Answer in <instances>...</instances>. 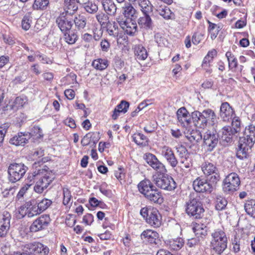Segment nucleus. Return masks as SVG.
I'll return each mask as SVG.
<instances>
[{"instance_id": "f257e3e1", "label": "nucleus", "mask_w": 255, "mask_h": 255, "mask_svg": "<svg viewBox=\"0 0 255 255\" xmlns=\"http://www.w3.org/2000/svg\"><path fill=\"white\" fill-rule=\"evenodd\" d=\"M144 159L146 163L158 173L152 176V180L156 185L163 190L171 191L176 188V183L171 176L165 174L166 169L154 154L147 153L144 155Z\"/></svg>"}, {"instance_id": "f03ea898", "label": "nucleus", "mask_w": 255, "mask_h": 255, "mask_svg": "<svg viewBox=\"0 0 255 255\" xmlns=\"http://www.w3.org/2000/svg\"><path fill=\"white\" fill-rule=\"evenodd\" d=\"M192 120L195 125L204 128L208 125L217 128L218 119L214 111L210 109L204 110L202 112L195 111L191 114Z\"/></svg>"}, {"instance_id": "7ed1b4c3", "label": "nucleus", "mask_w": 255, "mask_h": 255, "mask_svg": "<svg viewBox=\"0 0 255 255\" xmlns=\"http://www.w3.org/2000/svg\"><path fill=\"white\" fill-rule=\"evenodd\" d=\"M55 178L54 174L49 168L44 166L38 169V178L34 187V191L41 193L46 189Z\"/></svg>"}, {"instance_id": "20e7f679", "label": "nucleus", "mask_w": 255, "mask_h": 255, "mask_svg": "<svg viewBox=\"0 0 255 255\" xmlns=\"http://www.w3.org/2000/svg\"><path fill=\"white\" fill-rule=\"evenodd\" d=\"M211 246L218 255H221L227 247V238L223 227L214 230L212 233Z\"/></svg>"}, {"instance_id": "39448f33", "label": "nucleus", "mask_w": 255, "mask_h": 255, "mask_svg": "<svg viewBox=\"0 0 255 255\" xmlns=\"http://www.w3.org/2000/svg\"><path fill=\"white\" fill-rule=\"evenodd\" d=\"M140 214L151 226L157 228L161 225V216L156 208L151 207L142 208Z\"/></svg>"}, {"instance_id": "423d86ee", "label": "nucleus", "mask_w": 255, "mask_h": 255, "mask_svg": "<svg viewBox=\"0 0 255 255\" xmlns=\"http://www.w3.org/2000/svg\"><path fill=\"white\" fill-rule=\"evenodd\" d=\"M28 167L22 163H12L8 167V178L11 183H15L23 178Z\"/></svg>"}, {"instance_id": "0eeeda50", "label": "nucleus", "mask_w": 255, "mask_h": 255, "mask_svg": "<svg viewBox=\"0 0 255 255\" xmlns=\"http://www.w3.org/2000/svg\"><path fill=\"white\" fill-rule=\"evenodd\" d=\"M240 184V178L238 174L232 172L223 180V191L226 194H233L239 189Z\"/></svg>"}, {"instance_id": "6e6552de", "label": "nucleus", "mask_w": 255, "mask_h": 255, "mask_svg": "<svg viewBox=\"0 0 255 255\" xmlns=\"http://www.w3.org/2000/svg\"><path fill=\"white\" fill-rule=\"evenodd\" d=\"M204 209L198 198H190L186 203V212L195 219H200L203 215Z\"/></svg>"}, {"instance_id": "1a4fd4ad", "label": "nucleus", "mask_w": 255, "mask_h": 255, "mask_svg": "<svg viewBox=\"0 0 255 255\" xmlns=\"http://www.w3.org/2000/svg\"><path fill=\"white\" fill-rule=\"evenodd\" d=\"M202 171L209 181L214 183L218 182L221 179L220 172L216 165L213 162L205 161L201 165Z\"/></svg>"}, {"instance_id": "9d476101", "label": "nucleus", "mask_w": 255, "mask_h": 255, "mask_svg": "<svg viewBox=\"0 0 255 255\" xmlns=\"http://www.w3.org/2000/svg\"><path fill=\"white\" fill-rule=\"evenodd\" d=\"M217 183H212L209 179H204L201 177H197L193 182V188L195 191L199 193L207 192L210 193L216 188Z\"/></svg>"}, {"instance_id": "9b49d317", "label": "nucleus", "mask_w": 255, "mask_h": 255, "mask_svg": "<svg viewBox=\"0 0 255 255\" xmlns=\"http://www.w3.org/2000/svg\"><path fill=\"white\" fill-rule=\"evenodd\" d=\"M255 143L253 139H250L245 136L241 137L237 150V157L241 159L246 158Z\"/></svg>"}, {"instance_id": "f8f14e48", "label": "nucleus", "mask_w": 255, "mask_h": 255, "mask_svg": "<svg viewBox=\"0 0 255 255\" xmlns=\"http://www.w3.org/2000/svg\"><path fill=\"white\" fill-rule=\"evenodd\" d=\"M219 135L215 127L211 129H208L203 135L204 146L207 150L212 151L218 143Z\"/></svg>"}, {"instance_id": "ddd939ff", "label": "nucleus", "mask_w": 255, "mask_h": 255, "mask_svg": "<svg viewBox=\"0 0 255 255\" xmlns=\"http://www.w3.org/2000/svg\"><path fill=\"white\" fill-rule=\"evenodd\" d=\"M23 251L25 254L34 255H47L49 252L48 248L39 242L25 244L23 246Z\"/></svg>"}, {"instance_id": "4468645a", "label": "nucleus", "mask_w": 255, "mask_h": 255, "mask_svg": "<svg viewBox=\"0 0 255 255\" xmlns=\"http://www.w3.org/2000/svg\"><path fill=\"white\" fill-rule=\"evenodd\" d=\"M117 21L120 27L127 34L133 36L137 32V26L135 20L118 18Z\"/></svg>"}, {"instance_id": "2eb2a0df", "label": "nucleus", "mask_w": 255, "mask_h": 255, "mask_svg": "<svg viewBox=\"0 0 255 255\" xmlns=\"http://www.w3.org/2000/svg\"><path fill=\"white\" fill-rule=\"evenodd\" d=\"M72 15L63 12L57 17L56 23L62 32H66L72 28L73 22L72 19L70 17Z\"/></svg>"}, {"instance_id": "dca6fc26", "label": "nucleus", "mask_w": 255, "mask_h": 255, "mask_svg": "<svg viewBox=\"0 0 255 255\" xmlns=\"http://www.w3.org/2000/svg\"><path fill=\"white\" fill-rule=\"evenodd\" d=\"M51 219L48 215L44 214L33 221L30 227L32 232H36L46 229L50 224Z\"/></svg>"}, {"instance_id": "f3484780", "label": "nucleus", "mask_w": 255, "mask_h": 255, "mask_svg": "<svg viewBox=\"0 0 255 255\" xmlns=\"http://www.w3.org/2000/svg\"><path fill=\"white\" fill-rule=\"evenodd\" d=\"M161 155L172 167L177 166L178 161L171 147L166 145L162 146L161 148Z\"/></svg>"}, {"instance_id": "a211bd4d", "label": "nucleus", "mask_w": 255, "mask_h": 255, "mask_svg": "<svg viewBox=\"0 0 255 255\" xmlns=\"http://www.w3.org/2000/svg\"><path fill=\"white\" fill-rule=\"evenodd\" d=\"M10 214L4 212L0 215V237H5L8 234L10 227Z\"/></svg>"}, {"instance_id": "6ab92c4d", "label": "nucleus", "mask_w": 255, "mask_h": 255, "mask_svg": "<svg viewBox=\"0 0 255 255\" xmlns=\"http://www.w3.org/2000/svg\"><path fill=\"white\" fill-rule=\"evenodd\" d=\"M31 137V133L28 132H19L17 135L11 138L9 143L16 146H24L28 143V140Z\"/></svg>"}, {"instance_id": "aec40b11", "label": "nucleus", "mask_w": 255, "mask_h": 255, "mask_svg": "<svg viewBox=\"0 0 255 255\" xmlns=\"http://www.w3.org/2000/svg\"><path fill=\"white\" fill-rule=\"evenodd\" d=\"M140 238L144 242L156 245L158 241L159 234L155 231L147 229L142 232L140 235Z\"/></svg>"}, {"instance_id": "412c9836", "label": "nucleus", "mask_w": 255, "mask_h": 255, "mask_svg": "<svg viewBox=\"0 0 255 255\" xmlns=\"http://www.w3.org/2000/svg\"><path fill=\"white\" fill-rule=\"evenodd\" d=\"M176 116L178 122L183 127H187L191 123L192 116L184 107L178 110Z\"/></svg>"}, {"instance_id": "4be33fe9", "label": "nucleus", "mask_w": 255, "mask_h": 255, "mask_svg": "<svg viewBox=\"0 0 255 255\" xmlns=\"http://www.w3.org/2000/svg\"><path fill=\"white\" fill-rule=\"evenodd\" d=\"M234 111L229 104L224 102L222 104L220 107V116L223 121H229L233 118Z\"/></svg>"}, {"instance_id": "5701e85b", "label": "nucleus", "mask_w": 255, "mask_h": 255, "mask_svg": "<svg viewBox=\"0 0 255 255\" xmlns=\"http://www.w3.org/2000/svg\"><path fill=\"white\" fill-rule=\"evenodd\" d=\"M237 130L233 129L230 126L224 127L220 131L222 141L227 143L231 142L233 136L237 133Z\"/></svg>"}, {"instance_id": "b1692460", "label": "nucleus", "mask_w": 255, "mask_h": 255, "mask_svg": "<svg viewBox=\"0 0 255 255\" xmlns=\"http://www.w3.org/2000/svg\"><path fill=\"white\" fill-rule=\"evenodd\" d=\"M144 197L146 200L151 202L161 204L163 202V197L161 192L159 191L155 187L152 189Z\"/></svg>"}, {"instance_id": "393cba45", "label": "nucleus", "mask_w": 255, "mask_h": 255, "mask_svg": "<svg viewBox=\"0 0 255 255\" xmlns=\"http://www.w3.org/2000/svg\"><path fill=\"white\" fill-rule=\"evenodd\" d=\"M107 32L109 34L114 37H117L118 43L124 44V41L126 40L125 37L123 38L119 35V29L117 24L115 22L107 23Z\"/></svg>"}, {"instance_id": "a878e982", "label": "nucleus", "mask_w": 255, "mask_h": 255, "mask_svg": "<svg viewBox=\"0 0 255 255\" xmlns=\"http://www.w3.org/2000/svg\"><path fill=\"white\" fill-rule=\"evenodd\" d=\"M164 242L169 249L176 251L180 250L184 245V240L182 238L168 239Z\"/></svg>"}, {"instance_id": "bb28decb", "label": "nucleus", "mask_w": 255, "mask_h": 255, "mask_svg": "<svg viewBox=\"0 0 255 255\" xmlns=\"http://www.w3.org/2000/svg\"><path fill=\"white\" fill-rule=\"evenodd\" d=\"M122 13L126 19L135 20L137 17V11L130 3H126L122 7Z\"/></svg>"}, {"instance_id": "cd10ccee", "label": "nucleus", "mask_w": 255, "mask_h": 255, "mask_svg": "<svg viewBox=\"0 0 255 255\" xmlns=\"http://www.w3.org/2000/svg\"><path fill=\"white\" fill-rule=\"evenodd\" d=\"M155 11L166 20L175 19V14L171 11L170 9L165 5L156 6Z\"/></svg>"}, {"instance_id": "c85d7f7f", "label": "nucleus", "mask_w": 255, "mask_h": 255, "mask_svg": "<svg viewBox=\"0 0 255 255\" xmlns=\"http://www.w3.org/2000/svg\"><path fill=\"white\" fill-rule=\"evenodd\" d=\"M137 23L141 28L145 30L152 28L153 22L148 13H143V15L138 18Z\"/></svg>"}, {"instance_id": "c756f323", "label": "nucleus", "mask_w": 255, "mask_h": 255, "mask_svg": "<svg viewBox=\"0 0 255 255\" xmlns=\"http://www.w3.org/2000/svg\"><path fill=\"white\" fill-rule=\"evenodd\" d=\"M101 3L103 9L108 15H115L117 7L113 0H102Z\"/></svg>"}, {"instance_id": "7c9ffc66", "label": "nucleus", "mask_w": 255, "mask_h": 255, "mask_svg": "<svg viewBox=\"0 0 255 255\" xmlns=\"http://www.w3.org/2000/svg\"><path fill=\"white\" fill-rule=\"evenodd\" d=\"M154 187L151 182L146 179L141 181L137 185L139 192L144 196L149 193L152 189H154Z\"/></svg>"}, {"instance_id": "2f4dec72", "label": "nucleus", "mask_w": 255, "mask_h": 255, "mask_svg": "<svg viewBox=\"0 0 255 255\" xmlns=\"http://www.w3.org/2000/svg\"><path fill=\"white\" fill-rule=\"evenodd\" d=\"M78 3L77 0H64V12L73 14L78 9Z\"/></svg>"}, {"instance_id": "473e14b6", "label": "nucleus", "mask_w": 255, "mask_h": 255, "mask_svg": "<svg viewBox=\"0 0 255 255\" xmlns=\"http://www.w3.org/2000/svg\"><path fill=\"white\" fill-rule=\"evenodd\" d=\"M192 230L198 238H203L207 235V226L204 224H194Z\"/></svg>"}, {"instance_id": "72a5a7b5", "label": "nucleus", "mask_w": 255, "mask_h": 255, "mask_svg": "<svg viewBox=\"0 0 255 255\" xmlns=\"http://www.w3.org/2000/svg\"><path fill=\"white\" fill-rule=\"evenodd\" d=\"M134 52L135 58L138 60H144L148 56L146 49L141 45H135Z\"/></svg>"}, {"instance_id": "f704fd0d", "label": "nucleus", "mask_w": 255, "mask_h": 255, "mask_svg": "<svg viewBox=\"0 0 255 255\" xmlns=\"http://www.w3.org/2000/svg\"><path fill=\"white\" fill-rule=\"evenodd\" d=\"M138 4L143 13L151 12L153 6L149 0H138L135 3Z\"/></svg>"}, {"instance_id": "c9c22d12", "label": "nucleus", "mask_w": 255, "mask_h": 255, "mask_svg": "<svg viewBox=\"0 0 255 255\" xmlns=\"http://www.w3.org/2000/svg\"><path fill=\"white\" fill-rule=\"evenodd\" d=\"M92 65L96 69L102 71L107 68L109 65V61L105 58H98L94 60L92 62Z\"/></svg>"}, {"instance_id": "e433bc0d", "label": "nucleus", "mask_w": 255, "mask_h": 255, "mask_svg": "<svg viewBox=\"0 0 255 255\" xmlns=\"http://www.w3.org/2000/svg\"><path fill=\"white\" fill-rule=\"evenodd\" d=\"M217 54V52L214 49L209 51L203 59L202 64V67L205 69L209 67L210 66V63L212 62L214 57L216 56Z\"/></svg>"}, {"instance_id": "4c0bfd02", "label": "nucleus", "mask_w": 255, "mask_h": 255, "mask_svg": "<svg viewBox=\"0 0 255 255\" xmlns=\"http://www.w3.org/2000/svg\"><path fill=\"white\" fill-rule=\"evenodd\" d=\"M246 213L251 217L255 218V200L246 201L244 205Z\"/></svg>"}, {"instance_id": "58836bf2", "label": "nucleus", "mask_w": 255, "mask_h": 255, "mask_svg": "<svg viewBox=\"0 0 255 255\" xmlns=\"http://www.w3.org/2000/svg\"><path fill=\"white\" fill-rule=\"evenodd\" d=\"M74 21L76 27L79 30H82L86 27L87 18L83 15L78 14L75 17Z\"/></svg>"}, {"instance_id": "ea45409f", "label": "nucleus", "mask_w": 255, "mask_h": 255, "mask_svg": "<svg viewBox=\"0 0 255 255\" xmlns=\"http://www.w3.org/2000/svg\"><path fill=\"white\" fill-rule=\"evenodd\" d=\"M28 217L31 218L41 213V212L36 204H32L31 201L27 202Z\"/></svg>"}, {"instance_id": "a19ab883", "label": "nucleus", "mask_w": 255, "mask_h": 255, "mask_svg": "<svg viewBox=\"0 0 255 255\" xmlns=\"http://www.w3.org/2000/svg\"><path fill=\"white\" fill-rule=\"evenodd\" d=\"M132 138L133 140L138 145L146 146L148 144L147 138L141 133L134 134Z\"/></svg>"}, {"instance_id": "79ce46f5", "label": "nucleus", "mask_w": 255, "mask_h": 255, "mask_svg": "<svg viewBox=\"0 0 255 255\" xmlns=\"http://www.w3.org/2000/svg\"><path fill=\"white\" fill-rule=\"evenodd\" d=\"M49 3V0H34L32 8L36 10H43L46 8Z\"/></svg>"}, {"instance_id": "37998d69", "label": "nucleus", "mask_w": 255, "mask_h": 255, "mask_svg": "<svg viewBox=\"0 0 255 255\" xmlns=\"http://www.w3.org/2000/svg\"><path fill=\"white\" fill-rule=\"evenodd\" d=\"M65 41L69 44L75 43L78 39V35L73 31L68 30L64 34Z\"/></svg>"}, {"instance_id": "c03bdc74", "label": "nucleus", "mask_w": 255, "mask_h": 255, "mask_svg": "<svg viewBox=\"0 0 255 255\" xmlns=\"http://www.w3.org/2000/svg\"><path fill=\"white\" fill-rule=\"evenodd\" d=\"M187 138L191 142H198L202 138V135L200 131L197 130H193L186 136Z\"/></svg>"}, {"instance_id": "a18cd8bd", "label": "nucleus", "mask_w": 255, "mask_h": 255, "mask_svg": "<svg viewBox=\"0 0 255 255\" xmlns=\"http://www.w3.org/2000/svg\"><path fill=\"white\" fill-rule=\"evenodd\" d=\"M27 205L28 204H27V202H26L24 205L17 208L15 212L17 218L22 219L26 216L28 217Z\"/></svg>"}, {"instance_id": "49530a36", "label": "nucleus", "mask_w": 255, "mask_h": 255, "mask_svg": "<svg viewBox=\"0 0 255 255\" xmlns=\"http://www.w3.org/2000/svg\"><path fill=\"white\" fill-rule=\"evenodd\" d=\"M226 56L227 58L229 67L231 69L235 68L238 66V61L235 56L230 51H228L226 53Z\"/></svg>"}, {"instance_id": "de8ad7c7", "label": "nucleus", "mask_w": 255, "mask_h": 255, "mask_svg": "<svg viewBox=\"0 0 255 255\" xmlns=\"http://www.w3.org/2000/svg\"><path fill=\"white\" fill-rule=\"evenodd\" d=\"M32 19V16L30 13H27L23 16L21 21V25L23 29L27 30L29 29Z\"/></svg>"}, {"instance_id": "09e8293b", "label": "nucleus", "mask_w": 255, "mask_h": 255, "mask_svg": "<svg viewBox=\"0 0 255 255\" xmlns=\"http://www.w3.org/2000/svg\"><path fill=\"white\" fill-rule=\"evenodd\" d=\"M52 204V201L47 198H44L38 201L36 204L41 212L46 210Z\"/></svg>"}, {"instance_id": "8fccbe9b", "label": "nucleus", "mask_w": 255, "mask_h": 255, "mask_svg": "<svg viewBox=\"0 0 255 255\" xmlns=\"http://www.w3.org/2000/svg\"><path fill=\"white\" fill-rule=\"evenodd\" d=\"M83 4L85 5L84 7L85 10L88 13L94 14L96 13L98 10V5L95 3L90 2V1L86 3H84Z\"/></svg>"}, {"instance_id": "3c124183", "label": "nucleus", "mask_w": 255, "mask_h": 255, "mask_svg": "<svg viewBox=\"0 0 255 255\" xmlns=\"http://www.w3.org/2000/svg\"><path fill=\"white\" fill-rule=\"evenodd\" d=\"M27 102V98L25 96H19L15 98L13 102V108L18 109L22 107Z\"/></svg>"}, {"instance_id": "603ef678", "label": "nucleus", "mask_w": 255, "mask_h": 255, "mask_svg": "<svg viewBox=\"0 0 255 255\" xmlns=\"http://www.w3.org/2000/svg\"><path fill=\"white\" fill-rule=\"evenodd\" d=\"M38 178V169H36L32 173H29L25 184L29 185L30 187Z\"/></svg>"}, {"instance_id": "864d4df0", "label": "nucleus", "mask_w": 255, "mask_h": 255, "mask_svg": "<svg viewBox=\"0 0 255 255\" xmlns=\"http://www.w3.org/2000/svg\"><path fill=\"white\" fill-rule=\"evenodd\" d=\"M227 205L226 199L221 196L216 198V209L218 211H221L226 208Z\"/></svg>"}, {"instance_id": "5fc2aeb1", "label": "nucleus", "mask_w": 255, "mask_h": 255, "mask_svg": "<svg viewBox=\"0 0 255 255\" xmlns=\"http://www.w3.org/2000/svg\"><path fill=\"white\" fill-rule=\"evenodd\" d=\"M176 149L179 159L190 155L186 147L183 145H178L176 147Z\"/></svg>"}, {"instance_id": "6e6d98bb", "label": "nucleus", "mask_w": 255, "mask_h": 255, "mask_svg": "<svg viewBox=\"0 0 255 255\" xmlns=\"http://www.w3.org/2000/svg\"><path fill=\"white\" fill-rule=\"evenodd\" d=\"M63 204L64 205H68L71 200L72 196L70 191L67 188L63 189Z\"/></svg>"}, {"instance_id": "4d7b16f0", "label": "nucleus", "mask_w": 255, "mask_h": 255, "mask_svg": "<svg viewBox=\"0 0 255 255\" xmlns=\"http://www.w3.org/2000/svg\"><path fill=\"white\" fill-rule=\"evenodd\" d=\"M108 14L103 12H99L96 15L97 21L100 23L101 25L107 24L109 22V17Z\"/></svg>"}, {"instance_id": "13d9d810", "label": "nucleus", "mask_w": 255, "mask_h": 255, "mask_svg": "<svg viewBox=\"0 0 255 255\" xmlns=\"http://www.w3.org/2000/svg\"><path fill=\"white\" fill-rule=\"evenodd\" d=\"M204 39V34L201 32H195L192 36V42L195 45H197Z\"/></svg>"}, {"instance_id": "bf43d9fd", "label": "nucleus", "mask_w": 255, "mask_h": 255, "mask_svg": "<svg viewBox=\"0 0 255 255\" xmlns=\"http://www.w3.org/2000/svg\"><path fill=\"white\" fill-rule=\"evenodd\" d=\"M180 162L182 168H189L192 166L191 160L189 156L180 158Z\"/></svg>"}, {"instance_id": "052dcab7", "label": "nucleus", "mask_w": 255, "mask_h": 255, "mask_svg": "<svg viewBox=\"0 0 255 255\" xmlns=\"http://www.w3.org/2000/svg\"><path fill=\"white\" fill-rule=\"evenodd\" d=\"M129 106V104L128 102L122 100L116 108L121 110V111H123V113L125 114L128 111Z\"/></svg>"}, {"instance_id": "680f3d73", "label": "nucleus", "mask_w": 255, "mask_h": 255, "mask_svg": "<svg viewBox=\"0 0 255 255\" xmlns=\"http://www.w3.org/2000/svg\"><path fill=\"white\" fill-rule=\"evenodd\" d=\"M31 133V136L34 135L37 138H40L43 136L42 129L38 126H34Z\"/></svg>"}, {"instance_id": "e2e57ef3", "label": "nucleus", "mask_w": 255, "mask_h": 255, "mask_svg": "<svg viewBox=\"0 0 255 255\" xmlns=\"http://www.w3.org/2000/svg\"><path fill=\"white\" fill-rule=\"evenodd\" d=\"M29 188V185L24 184L20 189L17 194L16 198L18 200L21 199Z\"/></svg>"}, {"instance_id": "0e129e2a", "label": "nucleus", "mask_w": 255, "mask_h": 255, "mask_svg": "<svg viewBox=\"0 0 255 255\" xmlns=\"http://www.w3.org/2000/svg\"><path fill=\"white\" fill-rule=\"evenodd\" d=\"M92 135L91 133L86 134L81 140V144L83 146H87L91 142Z\"/></svg>"}, {"instance_id": "69168bd1", "label": "nucleus", "mask_w": 255, "mask_h": 255, "mask_svg": "<svg viewBox=\"0 0 255 255\" xmlns=\"http://www.w3.org/2000/svg\"><path fill=\"white\" fill-rule=\"evenodd\" d=\"M155 128V124L154 123L148 122L144 127V130L147 133H151L154 131Z\"/></svg>"}, {"instance_id": "338daca9", "label": "nucleus", "mask_w": 255, "mask_h": 255, "mask_svg": "<svg viewBox=\"0 0 255 255\" xmlns=\"http://www.w3.org/2000/svg\"><path fill=\"white\" fill-rule=\"evenodd\" d=\"M200 240L197 237L196 238L189 239L187 242V246L189 248H192L199 244Z\"/></svg>"}, {"instance_id": "774afa93", "label": "nucleus", "mask_w": 255, "mask_h": 255, "mask_svg": "<svg viewBox=\"0 0 255 255\" xmlns=\"http://www.w3.org/2000/svg\"><path fill=\"white\" fill-rule=\"evenodd\" d=\"M100 45L102 51L105 52H107L110 47V43L106 39L102 40L101 41Z\"/></svg>"}]
</instances>
